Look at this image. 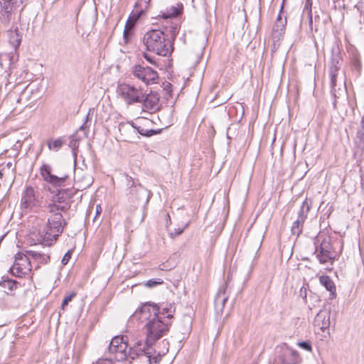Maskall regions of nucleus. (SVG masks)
Here are the masks:
<instances>
[{"label":"nucleus","mask_w":364,"mask_h":364,"mask_svg":"<svg viewBox=\"0 0 364 364\" xmlns=\"http://www.w3.org/2000/svg\"><path fill=\"white\" fill-rule=\"evenodd\" d=\"M304 222L305 220L299 218L294 222L291 228L292 235L299 236L301 233Z\"/></svg>","instance_id":"nucleus-30"},{"label":"nucleus","mask_w":364,"mask_h":364,"mask_svg":"<svg viewBox=\"0 0 364 364\" xmlns=\"http://www.w3.org/2000/svg\"><path fill=\"white\" fill-rule=\"evenodd\" d=\"M160 309L159 307H158ZM174 311V308L172 305H166L165 307L161 308V309H159V313L163 317L162 320H167L168 322H169V319L173 317V313Z\"/></svg>","instance_id":"nucleus-28"},{"label":"nucleus","mask_w":364,"mask_h":364,"mask_svg":"<svg viewBox=\"0 0 364 364\" xmlns=\"http://www.w3.org/2000/svg\"><path fill=\"white\" fill-rule=\"evenodd\" d=\"M76 294L75 292H72L68 296H66L62 303V309H64L65 307L68 304L70 301L75 296Z\"/></svg>","instance_id":"nucleus-38"},{"label":"nucleus","mask_w":364,"mask_h":364,"mask_svg":"<svg viewBox=\"0 0 364 364\" xmlns=\"http://www.w3.org/2000/svg\"><path fill=\"white\" fill-rule=\"evenodd\" d=\"M36 197L33 188L27 187L21 197V206L24 209H29L36 204Z\"/></svg>","instance_id":"nucleus-17"},{"label":"nucleus","mask_w":364,"mask_h":364,"mask_svg":"<svg viewBox=\"0 0 364 364\" xmlns=\"http://www.w3.org/2000/svg\"><path fill=\"white\" fill-rule=\"evenodd\" d=\"M27 254L30 259H33L38 264H47L50 261V255L48 253L30 250L27 251Z\"/></svg>","instance_id":"nucleus-22"},{"label":"nucleus","mask_w":364,"mask_h":364,"mask_svg":"<svg viewBox=\"0 0 364 364\" xmlns=\"http://www.w3.org/2000/svg\"><path fill=\"white\" fill-rule=\"evenodd\" d=\"M84 127H85V124H83L82 126H81V127H80V130L83 129H84Z\"/></svg>","instance_id":"nucleus-51"},{"label":"nucleus","mask_w":364,"mask_h":364,"mask_svg":"<svg viewBox=\"0 0 364 364\" xmlns=\"http://www.w3.org/2000/svg\"><path fill=\"white\" fill-rule=\"evenodd\" d=\"M128 344L123 336L114 337L109 346V351L111 353H116L118 360L128 359V353L127 352Z\"/></svg>","instance_id":"nucleus-9"},{"label":"nucleus","mask_w":364,"mask_h":364,"mask_svg":"<svg viewBox=\"0 0 364 364\" xmlns=\"http://www.w3.org/2000/svg\"><path fill=\"white\" fill-rule=\"evenodd\" d=\"M340 68H341V65H335V66L330 65L329 73H331V72L332 70H333L334 73H338V71L340 70Z\"/></svg>","instance_id":"nucleus-46"},{"label":"nucleus","mask_w":364,"mask_h":364,"mask_svg":"<svg viewBox=\"0 0 364 364\" xmlns=\"http://www.w3.org/2000/svg\"><path fill=\"white\" fill-rule=\"evenodd\" d=\"M341 57L339 53L337 51H335V50L333 49L332 50V57H331L330 65H333V66L341 65Z\"/></svg>","instance_id":"nucleus-32"},{"label":"nucleus","mask_w":364,"mask_h":364,"mask_svg":"<svg viewBox=\"0 0 364 364\" xmlns=\"http://www.w3.org/2000/svg\"><path fill=\"white\" fill-rule=\"evenodd\" d=\"M11 273L18 277H23L31 272V262L28 254L18 252L15 256V262L10 268Z\"/></svg>","instance_id":"nucleus-5"},{"label":"nucleus","mask_w":364,"mask_h":364,"mask_svg":"<svg viewBox=\"0 0 364 364\" xmlns=\"http://www.w3.org/2000/svg\"><path fill=\"white\" fill-rule=\"evenodd\" d=\"M71 258V253L70 252H68L67 253H65V255L63 256L62 260H61V263L63 264V265H65L68 264V262H69L70 259Z\"/></svg>","instance_id":"nucleus-43"},{"label":"nucleus","mask_w":364,"mask_h":364,"mask_svg":"<svg viewBox=\"0 0 364 364\" xmlns=\"http://www.w3.org/2000/svg\"><path fill=\"white\" fill-rule=\"evenodd\" d=\"M150 0H141L140 2H136L135 4V8H137L139 6H141V4L144 2L145 4L144 9L148 8Z\"/></svg>","instance_id":"nucleus-45"},{"label":"nucleus","mask_w":364,"mask_h":364,"mask_svg":"<svg viewBox=\"0 0 364 364\" xmlns=\"http://www.w3.org/2000/svg\"><path fill=\"white\" fill-rule=\"evenodd\" d=\"M330 74L331 77V92L332 94L336 97V80L338 77V73H334V71L332 70Z\"/></svg>","instance_id":"nucleus-33"},{"label":"nucleus","mask_w":364,"mask_h":364,"mask_svg":"<svg viewBox=\"0 0 364 364\" xmlns=\"http://www.w3.org/2000/svg\"><path fill=\"white\" fill-rule=\"evenodd\" d=\"M226 288L227 284L219 289L215 298V304L217 306H220L223 308L227 301L228 296L226 294Z\"/></svg>","instance_id":"nucleus-25"},{"label":"nucleus","mask_w":364,"mask_h":364,"mask_svg":"<svg viewBox=\"0 0 364 364\" xmlns=\"http://www.w3.org/2000/svg\"><path fill=\"white\" fill-rule=\"evenodd\" d=\"M312 0H306L304 9L306 10L311 11Z\"/></svg>","instance_id":"nucleus-48"},{"label":"nucleus","mask_w":364,"mask_h":364,"mask_svg":"<svg viewBox=\"0 0 364 364\" xmlns=\"http://www.w3.org/2000/svg\"><path fill=\"white\" fill-rule=\"evenodd\" d=\"M286 24L287 20H283L281 14H279L272 28V34L274 38L279 39L282 36L284 33Z\"/></svg>","instance_id":"nucleus-21"},{"label":"nucleus","mask_w":364,"mask_h":364,"mask_svg":"<svg viewBox=\"0 0 364 364\" xmlns=\"http://www.w3.org/2000/svg\"><path fill=\"white\" fill-rule=\"evenodd\" d=\"M23 2V0H0L2 14L9 18L12 13L21 6Z\"/></svg>","instance_id":"nucleus-15"},{"label":"nucleus","mask_w":364,"mask_h":364,"mask_svg":"<svg viewBox=\"0 0 364 364\" xmlns=\"http://www.w3.org/2000/svg\"><path fill=\"white\" fill-rule=\"evenodd\" d=\"M96 364H114L111 359H99Z\"/></svg>","instance_id":"nucleus-44"},{"label":"nucleus","mask_w":364,"mask_h":364,"mask_svg":"<svg viewBox=\"0 0 364 364\" xmlns=\"http://www.w3.org/2000/svg\"><path fill=\"white\" fill-rule=\"evenodd\" d=\"M65 141L62 138H58L53 141H48V146L50 150L58 151L62 147Z\"/></svg>","instance_id":"nucleus-31"},{"label":"nucleus","mask_w":364,"mask_h":364,"mask_svg":"<svg viewBox=\"0 0 364 364\" xmlns=\"http://www.w3.org/2000/svg\"><path fill=\"white\" fill-rule=\"evenodd\" d=\"M68 199V197L67 194L64 191H60L59 193L57 194L54 201L58 202L59 203H65Z\"/></svg>","instance_id":"nucleus-35"},{"label":"nucleus","mask_w":364,"mask_h":364,"mask_svg":"<svg viewBox=\"0 0 364 364\" xmlns=\"http://www.w3.org/2000/svg\"><path fill=\"white\" fill-rule=\"evenodd\" d=\"M49 209L53 214L48 218L46 227L42 221L38 220L30 231V237L35 243H41L48 246L55 242L63 231V219L59 211L66 210L67 204H50Z\"/></svg>","instance_id":"nucleus-1"},{"label":"nucleus","mask_w":364,"mask_h":364,"mask_svg":"<svg viewBox=\"0 0 364 364\" xmlns=\"http://www.w3.org/2000/svg\"><path fill=\"white\" fill-rule=\"evenodd\" d=\"M163 284V280L161 279H149L148 280L146 283H145V286L149 287V288H152V287H154L159 284Z\"/></svg>","instance_id":"nucleus-37"},{"label":"nucleus","mask_w":364,"mask_h":364,"mask_svg":"<svg viewBox=\"0 0 364 364\" xmlns=\"http://www.w3.org/2000/svg\"><path fill=\"white\" fill-rule=\"evenodd\" d=\"M314 325L321 330L326 329L330 326V312L321 310L314 318Z\"/></svg>","instance_id":"nucleus-18"},{"label":"nucleus","mask_w":364,"mask_h":364,"mask_svg":"<svg viewBox=\"0 0 364 364\" xmlns=\"http://www.w3.org/2000/svg\"><path fill=\"white\" fill-rule=\"evenodd\" d=\"M130 196L133 199L139 200L136 197H139L140 196V194L139 192L134 191V195H130Z\"/></svg>","instance_id":"nucleus-49"},{"label":"nucleus","mask_w":364,"mask_h":364,"mask_svg":"<svg viewBox=\"0 0 364 364\" xmlns=\"http://www.w3.org/2000/svg\"><path fill=\"white\" fill-rule=\"evenodd\" d=\"M353 67L358 73H360L361 69V63L357 56H355L353 59Z\"/></svg>","instance_id":"nucleus-40"},{"label":"nucleus","mask_w":364,"mask_h":364,"mask_svg":"<svg viewBox=\"0 0 364 364\" xmlns=\"http://www.w3.org/2000/svg\"><path fill=\"white\" fill-rule=\"evenodd\" d=\"M151 352L150 351V353L146 354L144 355L146 358L147 360L149 361V364H159V361L161 360L160 354H157L154 357H151Z\"/></svg>","instance_id":"nucleus-34"},{"label":"nucleus","mask_w":364,"mask_h":364,"mask_svg":"<svg viewBox=\"0 0 364 364\" xmlns=\"http://www.w3.org/2000/svg\"><path fill=\"white\" fill-rule=\"evenodd\" d=\"M118 92L128 104L141 102L144 97V93L141 88L126 83L119 85Z\"/></svg>","instance_id":"nucleus-6"},{"label":"nucleus","mask_w":364,"mask_h":364,"mask_svg":"<svg viewBox=\"0 0 364 364\" xmlns=\"http://www.w3.org/2000/svg\"><path fill=\"white\" fill-rule=\"evenodd\" d=\"M171 86H172V85H171V84L168 83V84L166 85L165 89H166V90H169L171 89Z\"/></svg>","instance_id":"nucleus-50"},{"label":"nucleus","mask_w":364,"mask_h":364,"mask_svg":"<svg viewBox=\"0 0 364 364\" xmlns=\"http://www.w3.org/2000/svg\"><path fill=\"white\" fill-rule=\"evenodd\" d=\"M118 128L120 133V140L124 141H133L136 138H139L137 136L138 133L141 135H146L143 130H140L129 122L119 123Z\"/></svg>","instance_id":"nucleus-7"},{"label":"nucleus","mask_w":364,"mask_h":364,"mask_svg":"<svg viewBox=\"0 0 364 364\" xmlns=\"http://www.w3.org/2000/svg\"><path fill=\"white\" fill-rule=\"evenodd\" d=\"M74 181L77 190H85L89 188L93 182L92 178L82 171L75 173Z\"/></svg>","instance_id":"nucleus-14"},{"label":"nucleus","mask_w":364,"mask_h":364,"mask_svg":"<svg viewBox=\"0 0 364 364\" xmlns=\"http://www.w3.org/2000/svg\"><path fill=\"white\" fill-rule=\"evenodd\" d=\"M183 9L182 3H177L176 5L167 8L166 11H162L161 17L164 18L176 17L182 13Z\"/></svg>","instance_id":"nucleus-23"},{"label":"nucleus","mask_w":364,"mask_h":364,"mask_svg":"<svg viewBox=\"0 0 364 364\" xmlns=\"http://www.w3.org/2000/svg\"><path fill=\"white\" fill-rule=\"evenodd\" d=\"M150 346L146 345V341L144 343L141 340L136 341L129 348L128 358L134 360L138 356L150 353Z\"/></svg>","instance_id":"nucleus-13"},{"label":"nucleus","mask_w":364,"mask_h":364,"mask_svg":"<svg viewBox=\"0 0 364 364\" xmlns=\"http://www.w3.org/2000/svg\"><path fill=\"white\" fill-rule=\"evenodd\" d=\"M159 313V309L156 304L146 303L133 314V317L139 319L141 323L146 322L144 328L147 346H152L169 330V322L167 320H162L163 317Z\"/></svg>","instance_id":"nucleus-2"},{"label":"nucleus","mask_w":364,"mask_h":364,"mask_svg":"<svg viewBox=\"0 0 364 364\" xmlns=\"http://www.w3.org/2000/svg\"><path fill=\"white\" fill-rule=\"evenodd\" d=\"M143 57L149 63L158 66V64H157L154 57L151 56L149 54H148L147 53H145V52L143 53Z\"/></svg>","instance_id":"nucleus-41"},{"label":"nucleus","mask_w":364,"mask_h":364,"mask_svg":"<svg viewBox=\"0 0 364 364\" xmlns=\"http://www.w3.org/2000/svg\"><path fill=\"white\" fill-rule=\"evenodd\" d=\"M9 42L16 49L17 48L21 41V35L18 32V28L9 31L8 33Z\"/></svg>","instance_id":"nucleus-24"},{"label":"nucleus","mask_w":364,"mask_h":364,"mask_svg":"<svg viewBox=\"0 0 364 364\" xmlns=\"http://www.w3.org/2000/svg\"><path fill=\"white\" fill-rule=\"evenodd\" d=\"M181 28V26L176 21H171L164 26L166 37L171 40V43L175 41Z\"/></svg>","instance_id":"nucleus-20"},{"label":"nucleus","mask_w":364,"mask_h":364,"mask_svg":"<svg viewBox=\"0 0 364 364\" xmlns=\"http://www.w3.org/2000/svg\"><path fill=\"white\" fill-rule=\"evenodd\" d=\"M41 175L46 182L55 186H63L68 178L65 175L63 176H57L52 174L51 167L47 164L43 165L41 168Z\"/></svg>","instance_id":"nucleus-11"},{"label":"nucleus","mask_w":364,"mask_h":364,"mask_svg":"<svg viewBox=\"0 0 364 364\" xmlns=\"http://www.w3.org/2000/svg\"><path fill=\"white\" fill-rule=\"evenodd\" d=\"M277 359L279 364H297L299 355L294 350L285 347L281 350Z\"/></svg>","instance_id":"nucleus-12"},{"label":"nucleus","mask_w":364,"mask_h":364,"mask_svg":"<svg viewBox=\"0 0 364 364\" xmlns=\"http://www.w3.org/2000/svg\"><path fill=\"white\" fill-rule=\"evenodd\" d=\"M0 286L4 289V292L6 294H10L17 287L16 281L4 278L0 281Z\"/></svg>","instance_id":"nucleus-26"},{"label":"nucleus","mask_w":364,"mask_h":364,"mask_svg":"<svg viewBox=\"0 0 364 364\" xmlns=\"http://www.w3.org/2000/svg\"><path fill=\"white\" fill-rule=\"evenodd\" d=\"M127 186L128 187V194L134 195V191L139 192L140 196L136 197L140 200H144L147 203L150 198V191L140 184L136 185L134 179L126 175Z\"/></svg>","instance_id":"nucleus-10"},{"label":"nucleus","mask_w":364,"mask_h":364,"mask_svg":"<svg viewBox=\"0 0 364 364\" xmlns=\"http://www.w3.org/2000/svg\"><path fill=\"white\" fill-rule=\"evenodd\" d=\"M298 346L306 351L311 352L312 350L311 345L309 341L299 342Z\"/></svg>","instance_id":"nucleus-39"},{"label":"nucleus","mask_w":364,"mask_h":364,"mask_svg":"<svg viewBox=\"0 0 364 364\" xmlns=\"http://www.w3.org/2000/svg\"><path fill=\"white\" fill-rule=\"evenodd\" d=\"M143 43L146 50L158 55L167 56L173 51L171 40L160 29H151L146 32L143 37Z\"/></svg>","instance_id":"nucleus-3"},{"label":"nucleus","mask_w":364,"mask_h":364,"mask_svg":"<svg viewBox=\"0 0 364 364\" xmlns=\"http://www.w3.org/2000/svg\"><path fill=\"white\" fill-rule=\"evenodd\" d=\"M188 226V223H186L183 225L182 228H175L173 231L169 232V235L171 237H174L176 236L180 235L185 229H186Z\"/></svg>","instance_id":"nucleus-36"},{"label":"nucleus","mask_w":364,"mask_h":364,"mask_svg":"<svg viewBox=\"0 0 364 364\" xmlns=\"http://www.w3.org/2000/svg\"><path fill=\"white\" fill-rule=\"evenodd\" d=\"M2 176H3V173H2V172L0 171V178H1V177H2Z\"/></svg>","instance_id":"nucleus-52"},{"label":"nucleus","mask_w":364,"mask_h":364,"mask_svg":"<svg viewBox=\"0 0 364 364\" xmlns=\"http://www.w3.org/2000/svg\"><path fill=\"white\" fill-rule=\"evenodd\" d=\"M143 11L144 10L142 9L140 11L136 10V12L132 13V14L128 18L124 31V38L126 41H128L132 28L134 27L136 21L138 20Z\"/></svg>","instance_id":"nucleus-19"},{"label":"nucleus","mask_w":364,"mask_h":364,"mask_svg":"<svg viewBox=\"0 0 364 364\" xmlns=\"http://www.w3.org/2000/svg\"><path fill=\"white\" fill-rule=\"evenodd\" d=\"M321 236H317L314 242L316 247L315 250L316 258L322 264H332L335 257L331 240L329 237H325L321 240Z\"/></svg>","instance_id":"nucleus-4"},{"label":"nucleus","mask_w":364,"mask_h":364,"mask_svg":"<svg viewBox=\"0 0 364 364\" xmlns=\"http://www.w3.org/2000/svg\"><path fill=\"white\" fill-rule=\"evenodd\" d=\"M320 283L331 294H334L336 287L333 282L328 276H321L319 279Z\"/></svg>","instance_id":"nucleus-27"},{"label":"nucleus","mask_w":364,"mask_h":364,"mask_svg":"<svg viewBox=\"0 0 364 364\" xmlns=\"http://www.w3.org/2000/svg\"><path fill=\"white\" fill-rule=\"evenodd\" d=\"M132 73L146 85L154 83L158 79L157 72L147 66L136 65L133 68Z\"/></svg>","instance_id":"nucleus-8"},{"label":"nucleus","mask_w":364,"mask_h":364,"mask_svg":"<svg viewBox=\"0 0 364 364\" xmlns=\"http://www.w3.org/2000/svg\"><path fill=\"white\" fill-rule=\"evenodd\" d=\"M141 102L143 110L153 112L159 108V97L156 93L150 92L143 97Z\"/></svg>","instance_id":"nucleus-16"},{"label":"nucleus","mask_w":364,"mask_h":364,"mask_svg":"<svg viewBox=\"0 0 364 364\" xmlns=\"http://www.w3.org/2000/svg\"><path fill=\"white\" fill-rule=\"evenodd\" d=\"M311 208V203L306 199L303 201L300 210L298 213V218L299 219L306 220L307 215L310 210Z\"/></svg>","instance_id":"nucleus-29"},{"label":"nucleus","mask_w":364,"mask_h":364,"mask_svg":"<svg viewBox=\"0 0 364 364\" xmlns=\"http://www.w3.org/2000/svg\"><path fill=\"white\" fill-rule=\"evenodd\" d=\"M69 146L70 148H72L73 151V155H74L75 157H76L77 153L75 151V149L78 146V141H77V140L75 139H70V143H69Z\"/></svg>","instance_id":"nucleus-42"},{"label":"nucleus","mask_w":364,"mask_h":364,"mask_svg":"<svg viewBox=\"0 0 364 364\" xmlns=\"http://www.w3.org/2000/svg\"><path fill=\"white\" fill-rule=\"evenodd\" d=\"M102 210V209L101 205H96V210H95V216L94 220H95L97 216H99V215L101 214Z\"/></svg>","instance_id":"nucleus-47"}]
</instances>
